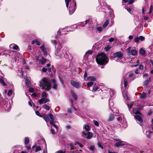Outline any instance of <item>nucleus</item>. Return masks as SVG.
Segmentation results:
<instances>
[{
    "instance_id": "obj_1",
    "label": "nucleus",
    "mask_w": 153,
    "mask_h": 153,
    "mask_svg": "<svg viewBox=\"0 0 153 153\" xmlns=\"http://www.w3.org/2000/svg\"><path fill=\"white\" fill-rule=\"evenodd\" d=\"M108 59L105 54L101 53L98 55L96 58V61L99 65H105L108 63Z\"/></svg>"
},
{
    "instance_id": "obj_2",
    "label": "nucleus",
    "mask_w": 153,
    "mask_h": 153,
    "mask_svg": "<svg viewBox=\"0 0 153 153\" xmlns=\"http://www.w3.org/2000/svg\"><path fill=\"white\" fill-rule=\"evenodd\" d=\"M40 84L43 89L49 91L51 89L50 79L48 78H43L40 81Z\"/></svg>"
},
{
    "instance_id": "obj_3",
    "label": "nucleus",
    "mask_w": 153,
    "mask_h": 153,
    "mask_svg": "<svg viewBox=\"0 0 153 153\" xmlns=\"http://www.w3.org/2000/svg\"><path fill=\"white\" fill-rule=\"evenodd\" d=\"M61 48V45H59L57 48L55 52V55L57 56L58 58L61 59L65 55V51L64 50H60Z\"/></svg>"
},
{
    "instance_id": "obj_4",
    "label": "nucleus",
    "mask_w": 153,
    "mask_h": 153,
    "mask_svg": "<svg viewBox=\"0 0 153 153\" xmlns=\"http://www.w3.org/2000/svg\"><path fill=\"white\" fill-rule=\"evenodd\" d=\"M48 115L51 120L50 122V124H51L55 128L56 130H57L58 129L57 126L59 124L58 123L54 121L53 116L52 114H49Z\"/></svg>"
},
{
    "instance_id": "obj_5",
    "label": "nucleus",
    "mask_w": 153,
    "mask_h": 153,
    "mask_svg": "<svg viewBox=\"0 0 153 153\" xmlns=\"http://www.w3.org/2000/svg\"><path fill=\"white\" fill-rule=\"evenodd\" d=\"M82 137L88 139H91L93 136V135L91 132H87L83 131L82 132Z\"/></svg>"
},
{
    "instance_id": "obj_6",
    "label": "nucleus",
    "mask_w": 153,
    "mask_h": 153,
    "mask_svg": "<svg viewBox=\"0 0 153 153\" xmlns=\"http://www.w3.org/2000/svg\"><path fill=\"white\" fill-rule=\"evenodd\" d=\"M35 58L36 61H39L40 64L42 65L44 64L47 61L46 59L41 55L36 56Z\"/></svg>"
},
{
    "instance_id": "obj_7",
    "label": "nucleus",
    "mask_w": 153,
    "mask_h": 153,
    "mask_svg": "<svg viewBox=\"0 0 153 153\" xmlns=\"http://www.w3.org/2000/svg\"><path fill=\"white\" fill-rule=\"evenodd\" d=\"M123 54L121 51L117 52L113 54V56L114 58L117 57V59H116L117 62H118V60L122 59L123 58Z\"/></svg>"
},
{
    "instance_id": "obj_8",
    "label": "nucleus",
    "mask_w": 153,
    "mask_h": 153,
    "mask_svg": "<svg viewBox=\"0 0 153 153\" xmlns=\"http://www.w3.org/2000/svg\"><path fill=\"white\" fill-rule=\"evenodd\" d=\"M114 140L117 142L115 144L114 146L116 147H118L124 146L125 144L123 143H122L123 142V141H122L120 139L118 138L114 139Z\"/></svg>"
},
{
    "instance_id": "obj_9",
    "label": "nucleus",
    "mask_w": 153,
    "mask_h": 153,
    "mask_svg": "<svg viewBox=\"0 0 153 153\" xmlns=\"http://www.w3.org/2000/svg\"><path fill=\"white\" fill-rule=\"evenodd\" d=\"M74 6L73 7H70L69 9V13L70 15L72 14L76 10V3L75 0H73Z\"/></svg>"
},
{
    "instance_id": "obj_10",
    "label": "nucleus",
    "mask_w": 153,
    "mask_h": 153,
    "mask_svg": "<svg viewBox=\"0 0 153 153\" xmlns=\"http://www.w3.org/2000/svg\"><path fill=\"white\" fill-rule=\"evenodd\" d=\"M143 115L141 114V115L140 114H136L135 116L134 117L140 123V125L141 126L143 125L142 123L143 122V120L142 119Z\"/></svg>"
},
{
    "instance_id": "obj_11",
    "label": "nucleus",
    "mask_w": 153,
    "mask_h": 153,
    "mask_svg": "<svg viewBox=\"0 0 153 153\" xmlns=\"http://www.w3.org/2000/svg\"><path fill=\"white\" fill-rule=\"evenodd\" d=\"M127 51L128 54H130L131 53L133 56H135L137 53V51L135 49H132L131 50V48L129 47L127 49Z\"/></svg>"
},
{
    "instance_id": "obj_12",
    "label": "nucleus",
    "mask_w": 153,
    "mask_h": 153,
    "mask_svg": "<svg viewBox=\"0 0 153 153\" xmlns=\"http://www.w3.org/2000/svg\"><path fill=\"white\" fill-rule=\"evenodd\" d=\"M70 83L72 86L77 88H79L81 85L80 84L79 82L73 80H71L70 81Z\"/></svg>"
},
{
    "instance_id": "obj_13",
    "label": "nucleus",
    "mask_w": 153,
    "mask_h": 153,
    "mask_svg": "<svg viewBox=\"0 0 153 153\" xmlns=\"http://www.w3.org/2000/svg\"><path fill=\"white\" fill-rule=\"evenodd\" d=\"M49 101L50 100L48 98H42L39 100V102L40 104H42L43 103H45L47 102H49Z\"/></svg>"
},
{
    "instance_id": "obj_14",
    "label": "nucleus",
    "mask_w": 153,
    "mask_h": 153,
    "mask_svg": "<svg viewBox=\"0 0 153 153\" xmlns=\"http://www.w3.org/2000/svg\"><path fill=\"white\" fill-rule=\"evenodd\" d=\"M52 81L53 84V88L54 89H57V85L56 83V81L54 79H53L52 80Z\"/></svg>"
},
{
    "instance_id": "obj_15",
    "label": "nucleus",
    "mask_w": 153,
    "mask_h": 153,
    "mask_svg": "<svg viewBox=\"0 0 153 153\" xmlns=\"http://www.w3.org/2000/svg\"><path fill=\"white\" fill-rule=\"evenodd\" d=\"M71 95H72V97H73L74 99L75 100H77L78 99L77 94L73 90H71Z\"/></svg>"
},
{
    "instance_id": "obj_16",
    "label": "nucleus",
    "mask_w": 153,
    "mask_h": 153,
    "mask_svg": "<svg viewBox=\"0 0 153 153\" xmlns=\"http://www.w3.org/2000/svg\"><path fill=\"white\" fill-rule=\"evenodd\" d=\"M40 48L41 49L42 51L44 53V55H45L47 54V51L46 48L45 47L44 45L43 44L42 46L40 47Z\"/></svg>"
},
{
    "instance_id": "obj_17",
    "label": "nucleus",
    "mask_w": 153,
    "mask_h": 153,
    "mask_svg": "<svg viewBox=\"0 0 153 153\" xmlns=\"http://www.w3.org/2000/svg\"><path fill=\"white\" fill-rule=\"evenodd\" d=\"M153 134V131H150L149 130L147 131L146 132V136L147 138H151V135Z\"/></svg>"
},
{
    "instance_id": "obj_18",
    "label": "nucleus",
    "mask_w": 153,
    "mask_h": 153,
    "mask_svg": "<svg viewBox=\"0 0 153 153\" xmlns=\"http://www.w3.org/2000/svg\"><path fill=\"white\" fill-rule=\"evenodd\" d=\"M151 81V78L150 77L149 78L147 79L143 83V85L146 86L148 85Z\"/></svg>"
},
{
    "instance_id": "obj_19",
    "label": "nucleus",
    "mask_w": 153,
    "mask_h": 153,
    "mask_svg": "<svg viewBox=\"0 0 153 153\" xmlns=\"http://www.w3.org/2000/svg\"><path fill=\"white\" fill-rule=\"evenodd\" d=\"M10 48L12 47L14 50H17L19 48V47L16 45L14 44H11L10 45Z\"/></svg>"
},
{
    "instance_id": "obj_20",
    "label": "nucleus",
    "mask_w": 153,
    "mask_h": 153,
    "mask_svg": "<svg viewBox=\"0 0 153 153\" xmlns=\"http://www.w3.org/2000/svg\"><path fill=\"white\" fill-rule=\"evenodd\" d=\"M123 95L124 98L126 100H128L129 98L127 96V92L126 91H124L123 93Z\"/></svg>"
},
{
    "instance_id": "obj_21",
    "label": "nucleus",
    "mask_w": 153,
    "mask_h": 153,
    "mask_svg": "<svg viewBox=\"0 0 153 153\" xmlns=\"http://www.w3.org/2000/svg\"><path fill=\"white\" fill-rule=\"evenodd\" d=\"M25 79V84L27 85H29L30 84V81L29 80L28 78L26 76L24 77Z\"/></svg>"
},
{
    "instance_id": "obj_22",
    "label": "nucleus",
    "mask_w": 153,
    "mask_h": 153,
    "mask_svg": "<svg viewBox=\"0 0 153 153\" xmlns=\"http://www.w3.org/2000/svg\"><path fill=\"white\" fill-rule=\"evenodd\" d=\"M87 79L88 80L92 81H95L96 80V78L92 76L88 77L87 78Z\"/></svg>"
},
{
    "instance_id": "obj_23",
    "label": "nucleus",
    "mask_w": 153,
    "mask_h": 153,
    "mask_svg": "<svg viewBox=\"0 0 153 153\" xmlns=\"http://www.w3.org/2000/svg\"><path fill=\"white\" fill-rule=\"evenodd\" d=\"M109 21L108 19H107L105 22L104 24L102 26V28L103 29L105 28L108 24Z\"/></svg>"
},
{
    "instance_id": "obj_24",
    "label": "nucleus",
    "mask_w": 153,
    "mask_h": 153,
    "mask_svg": "<svg viewBox=\"0 0 153 153\" xmlns=\"http://www.w3.org/2000/svg\"><path fill=\"white\" fill-rule=\"evenodd\" d=\"M31 43L33 44L36 43V45H40V42L37 39L33 40L32 41Z\"/></svg>"
},
{
    "instance_id": "obj_25",
    "label": "nucleus",
    "mask_w": 153,
    "mask_h": 153,
    "mask_svg": "<svg viewBox=\"0 0 153 153\" xmlns=\"http://www.w3.org/2000/svg\"><path fill=\"white\" fill-rule=\"evenodd\" d=\"M128 76H129V77H132V78H130V81H132L133 80H134L135 78V76L134 75V74H133L132 73H130L128 75Z\"/></svg>"
},
{
    "instance_id": "obj_26",
    "label": "nucleus",
    "mask_w": 153,
    "mask_h": 153,
    "mask_svg": "<svg viewBox=\"0 0 153 153\" xmlns=\"http://www.w3.org/2000/svg\"><path fill=\"white\" fill-rule=\"evenodd\" d=\"M133 112L134 113L136 114H140L141 115V114L140 112V111L136 109H133Z\"/></svg>"
},
{
    "instance_id": "obj_27",
    "label": "nucleus",
    "mask_w": 153,
    "mask_h": 153,
    "mask_svg": "<svg viewBox=\"0 0 153 153\" xmlns=\"http://www.w3.org/2000/svg\"><path fill=\"white\" fill-rule=\"evenodd\" d=\"M146 94L144 93H143L142 94H140V97L141 98H144L146 97Z\"/></svg>"
},
{
    "instance_id": "obj_28",
    "label": "nucleus",
    "mask_w": 153,
    "mask_h": 153,
    "mask_svg": "<svg viewBox=\"0 0 153 153\" xmlns=\"http://www.w3.org/2000/svg\"><path fill=\"white\" fill-rule=\"evenodd\" d=\"M140 53L142 55H144L145 54V51L144 49L141 48L140 51Z\"/></svg>"
},
{
    "instance_id": "obj_29",
    "label": "nucleus",
    "mask_w": 153,
    "mask_h": 153,
    "mask_svg": "<svg viewBox=\"0 0 153 153\" xmlns=\"http://www.w3.org/2000/svg\"><path fill=\"white\" fill-rule=\"evenodd\" d=\"M128 81L125 79L124 80V87H126L128 85Z\"/></svg>"
},
{
    "instance_id": "obj_30",
    "label": "nucleus",
    "mask_w": 153,
    "mask_h": 153,
    "mask_svg": "<svg viewBox=\"0 0 153 153\" xmlns=\"http://www.w3.org/2000/svg\"><path fill=\"white\" fill-rule=\"evenodd\" d=\"M29 142V139L28 137H26L25 140V145L28 144Z\"/></svg>"
},
{
    "instance_id": "obj_31",
    "label": "nucleus",
    "mask_w": 153,
    "mask_h": 153,
    "mask_svg": "<svg viewBox=\"0 0 153 153\" xmlns=\"http://www.w3.org/2000/svg\"><path fill=\"white\" fill-rule=\"evenodd\" d=\"M114 115L112 114H111L109 117L108 120V121H111L114 119Z\"/></svg>"
},
{
    "instance_id": "obj_32",
    "label": "nucleus",
    "mask_w": 153,
    "mask_h": 153,
    "mask_svg": "<svg viewBox=\"0 0 153 153\" xmlns=\"http://www.w3.org/2000/svg\"><path fill=\"white\" fill-rule=\"evenodd\" d=\"M95 148L94 146V145L91 146L89 148V150L91 151H92V152H94L95 150Z\"/></svg>"
},
{
    "instance_id": "obj_33",
    "label": "nucleus",
    "mask_w": 153,
    "mask_h": 153,
    "mask_svg": "<svg viewBox=\"0 0 153 153\" xmlns=\"http://www.w3.org/2000/svg\"><path fill=\"white\" fill-rule=\"evenodd\" d=\"M85 25V24L84 23V22H82L78 23L77 24V26H81L82 27H84Z\"/></svg>"
},
{
    "instance_id": "obj_34",
    "label": "nucleus",
    "mask_w": 153,
    "mask_h": 153,
    "mask_svg": "<svg viewBox=\"0 0 153 153\" xmlns=\"http://www.w3.org/2000/svg\"><path fill=\"white\" fill-rule=\"evenodd\" d=\"M43 107L44 109H45L47 110H50V107L46 104L44 105Z\"/></svg>"
},
{
    "instance_id": "obj_35",
    "label": "nucleus",
    "mask_w": 153,
    "mask_h": 153,
    "mask_svg": "<svg viewBox=\"0 0 153 153\" xmlns=\"http://www.w3.org/2000/svg\"><path fill=\"white\" fill-rule=\"evenodd\" d=\"M12 94V90H9L7 93V95L8 97L10 96Z\"/></svg>"
},
{
    "instance_id": "obj_36",
    "label": "nucleus",
    "mask_w": 153,
    "mask_h": 153,
    "mask_svg": "<svg viewBox=\"0 0 153 153\" xmlns=\"http://www.w3.org/2000/svg\"><path fill=\"white\" fill-rule=\"evenodd\" d=\"M42 150L41 147L40 146H37L36 148L35 152H37Z\"/></svg>"
},
{
    "instance_id": "obj_37",
    "label": "nucleus",
    "mask_w": 153,
    "mask_h": 153,
    "mask_svg": "<svg viewBox=\"0 0 153 153\" xmlns=\"http://www.w3.org/2000/svg\"><path fill=\"white\" fill-rule=\"evenodd\" d=\"M74 144L75 145H76V144L78 145V146L81 148L82 147H83V145L82 144L78 142H75Z\"/></svg>"
},
{
    "instance_id": "obj_38",
    "label": "nucleus",
    "mask_w": 153,
    "mask_h": 153,
    "mask_svg": "<svg viewBox=\"0 0 153 153\" xmlns=\"http://www.w3.org/2000/svg\"><path fill=\"white\" fill-rule=\"evenodd\" d=\"M0 82L4 86L6 85V84L2 79H0Z\"/></svg>"
},
{
    "instance_id": "obj_39",
    "label": "nucleus",
    "mask_w": 153,
    "mask_h": 153,
    "mask_svg": "<svg viewBox=\"0 0 153 153\" xmlns=\"http://www.w3.org/2000/svg\"><path fill=\"white\" fill-rule=\"evenodd\" d=\"M93 85V83L92 82H89L87 83V85L88 87H90L92 86Z\"/></svg>"
},
{
    "instance_id": "obj_40",
    "label": "nucleus",
    "mask_w": 153,
    "mask_h": 153,
    "mask_svg": "<svg viewBox=\"0 0 153 153\" xmlns=\"http://www.w3.org/2000/svg\"><path fill=\"white\" fill-rule=\"evenodd\" d=\"M65 1L66 4V7L68 8L69 3L70 1H71V0H65Z\"/></svg>"
},
{
    "instance_id": "obj_41",
    "label": "nucleus",
    "mask_w": 153,
    "mask_h": 153,
    "mask_svg": "<svg viewBox=\"0 0 153 153\" xmlns=\"http://www.w3.org/2000/svg\"><path fill=\"white\" fill-rule=\"evenodd\" d=\"M84 128L87 131H88L89 129V126L87 125L84 126Z\"/></svg>"
},
{
    "instance_id": "obj_42",
    "label": "nucleus",
    "mask_w": 153,
    "mask_h": 153,
    "mask_svg": "<svg viewBox=\"0 0 153 153\" xmlns=\"http://www.w3.org/2000/svg\"><path fill=\"white\" fill-rule=\"evenodd\" d=\"M125 9H126L130 13L132 12V10L130 8H129L128 7H125Z\"/></svg>"
},
{
    "instance_id": "obj_43",
    "label": "nucleus",
    "mask_w": 153,
    "mask_h": 153,
    "mask_svg": "<svg viewBox=\"0 0 153 153\" xmlns=\"http://www.w3.org/2000/svg\"><path fill=\"white\" fill-rule=\"evenodd\" d=\"M97 30L99 33H100L102 30V28L101 27H99L97 28Z\"/></svg>"
},
{
    "instance_id": "obj_44",
    "label": "nucleus",
    "mask_w": 153,
    "mask_h": 153,
    "mask_svg": "<svg viewBox=\"0 0 153 153\" xmlns=\"http://www.w3.org/2000/svg\"><path fill=\"white\" fill-rule=\"evenodd\" d=\"M111 48V46L109 45H108L105 48V49L106 51H107L109 50Z\"/></svg>"
},
{
    "instance_id": "obj_45",
    "label": "nucleus",
    "mask_w": 153,
    "mask_h": 153,
    "mask_svg": "<svg viewBox=\"0 0 153 153\" xmlns=\"http://www.w3.org/2000/svg\"><path fill=\"white\" fill-rule=\"evenodd\" d=\"M98 88H99L97 86L94 87L93 88L92 91L94 92H95L96 91H97L98 89Z\"/></svg>"
},
{
    "instance_id": "obj_46",
    "label": "nucleus",
    "mask_w": 153,
    "mask_h": 153,
    "mask_svg": "<svg viewBox=\"0 0 153 153\" xmlns=\"http://www.w3.org/2000/svg\"><path fill=\"white\" fill-rule=\"evenodd\" d=\"M44 119L46 122H48L50 121L49 117L48 116L45 117H44Z\"/></svg>"
},
{
    "instance_id": "obj_47",
    "label": "nucleus",
    "mask_w": 153,
    "mask_h": 153,
    "mask_svg": "<svg viewBox=\"0 0 153 153\" xmlns=\"http://www.w3.org/2000/svg\"><path fill=\"white\" fill-rule=\"evenodd\" d=\"M98 146L102 149H103V148L100 142H98L97 143Z\"/></svg>"
},
{
    "instance_id": "obj_48",
    "label": "nucleus",
    "mask_w": 153,
    "mask_h": 153,
    "mask_svg": "<svg viewBox=\"0 0 153 153\" xmlns=\"http://www.w3.org/2000/svg\"><path fill=\"white\" fill-rule=\"evenodd\" d=\"M112 111L116 113H117L118 112V111L117 110V109L116 108H113V109L112 110Z\"/></svg>"
},
{
    "instance_id": "obj_49",
    "label": "nucleus",
    "mask_w": 153,
    "mask_h": 153,
    "mask_svg": "<svg viewBox=\"0 0 153 153\" xmlns=\"http://www.w3.org/2000/svg\"><path fill=\"white\" fill-rule=\"evenodd\" d=\"M153 7L152 5H151L150 6V8L149 11V13L150 14L152 12V10H153Z\"/></svg>"
},
{
    "instance_id": "obj_50",
    "label": "nucleus",
    "mask_w": 153,
    "mask_h": 153,
    "mask_svg": "<svg viewBox=\"0 0 153 153\" xmlns=\"http://www.w3.org/2000/svg\"><path fill=\"white\" fill-rule=\"evenodd\" d=\"M139 40L140 39H139V37H136L134 39V41L136 43H137L138 42H139Z\"/></svg>"
},
{
    "instance_id": "obj_51",
    "label": "nucleus",
    "mask_w": 153,
    "mask_h": 153,
    "mask_svg": "<svg viewBox=\"0 0 153 153\" xmlns=\"http://www.w3.org/2000/svg\"><path fill=\"white\" fill-rule=\"evenodd\" d=\"M36 114L38 116L40 117H42V116L40 114V113L38 111H36Z\"/></svg>"
},
{
    "instance_id": "obj_52",
    "label": "nucleus",
    "mask_w": 153,
    "mask_h": 153,
    "mask_svg": "<svg viewBox=\"0 0 153 153\" xmlns=\"http://www.w3.org/2000/svg\"><path fill=\"white\" fill-rule=\"evenodd\" d=\"M133 102H131L130 105L129 104V103H128L127 105L128 106V107L129 108H131L132 106H133Z\"/></svg>"
},
{
    "instance_id": "obj_53",
    "label": "nucleus",
    "mask_w": 153,
    "mask_h": 153,
    "mask_svg": "<svg viewBox=\"0 0 153 153\" xmlns=\"http://www.w3.org/2000/svg\"><path fill=\"white\" fill-rule=\"evenodd\" d=\"M139 39H140V40L141 41H143L145 39V38L142 36H140Z\"/></svg>"
},
{
    "instance_id": "obj_54",
    "label": "nucleus",
    "mask_w": 153,
    "mask_h": 153,
    "mask_svg": "<svg viewBox=\"0 0 153 153\" xmlns=\"http://www.w3.org/2000/svg\"><path fill=\"white\" fill-rule=\"evenodd\" d=\"M42 96L44 97H46L47 96V94L45 92H43L42 94Z\"/></svg>"
},
{
    "instance_id": "obj_55",
    "label": "nucleus",
    "mask_w": 153,
    "mask_h": 153,
    "mask_svg": "<svg viewBox=\"0 0 153 153\" xmlns=\"http://www.w3.org/2000/svg\"><path fill=\"white\" fill-rule=\"evenodd\" d=\"M65 151H63L60 150L57 151L56 152V153H65Z\"/></svg>"
},
{
    "instance_id": "obj_56",
    "label": "nucleus",
    "mask_w": 153,
    "mask_h": 153,
    "mask_svg": "<svg viewBox=\"0 0 153 153\" xmlns=\"http://www.w3.org/2000/svg\"><path fill=\"white\" fill-rule=\"evenodd\" d=\"M143 66L142 65H140L139 66V69L140 70H143Z\"/></svg>"
},
{
    "instance_id": "obj_57",
    "label": "nucleus",
    "mask_w": 153,
    "mask_h": 153,
    "mask_svg": "<svg viewBox=\"0 0 153 153\" xmlns=\"http://www.w3.org/2000/svg\"><path fill=\"white\" fill-rule=\"evenodd\" d=\"M28 91L29 92H32L34 91V89L33 88H30L28 89Z\"/></svg>"
},
{
    "instance_id": "obj_58",
    "label": "nucleus",
    "mask_w": 153,
    "mask_h": 153,
    "mask_svg": "<svg viewBox=\"0 0 153 153\" xmlns=\"http://www.w3.org/2000/svg\"><path fill=\"white\" fill-rule=\"evenodd\" d=\"M94 124L96 126H99V123L97 121H94Z\"/></svg>"
},
{
    "instance_id": "obj_59",
    "label": "nucleus",
    "mask_w": 153,
    "mask_h": 153,
    "mask_svg": "<svg viewBox=\"0 0 153 153\" xmlns=\"http://www.w3.org/2000/svg\"><path fill=\"white\" fill-rule=\"evenodd\" d=\"M92 52L91 50L88 51L86 53V54H92Z\"/></svg>"
},
{
    "instance_id": "obj_60",
    "label": "nucleus",
    "mask_w": 153,
    "mask_h": 153,
    "mask_svg": "<svg viewBox=\"0 0 153 153\" xmlns=\"http://www.w3.org/2000/svg\"><path fill=\"white\" fill-rule=\"evenodd\" d=\"M135 73L136 74H138L139 73L140 71L138 69H136L135 70Z\"/></svg>"
},
{
    "instance_id": "obj_61",
    "label": "nucleus",
    "mask_w": 153,
    "mask_h": 153,
    "mask_svg": "<svg viewBox=\"0 0 153 153\" xmlns=\"http://www.w3.org/2000/svg\"><path fill=\"white\" fill-rule=\"evenodd\" d=\"M47 71V69L46 68H44L42 69V71L43 72H46Z\"/></svg>"
},
{
    "instance_id": "obj_62",
    "label": "nucleus",
    "mask_w": 153,
    "mask_h": 153,
    "mask_svg": "<svg viewBox=\"0 0 153 153\" xmlns=\"http://www.w3.org/2000/svg\"><path fill=\"white\" fill-rule=\"evenodd\" d=\"M134 1V0H130L128 4H132Z\"/></svg>"
},
{
    "instance_id": "obj_63",
    "label": "nucleus",
    "mask_w": 153,
    "mask_h": 153,
    "mask_svg": "<svg viewBox=\"0 0 153 153\" xmlns=\"http://www.w3.org/2000/svg\"><path fill=\"white\" fill-rule=\"evenodd\" d=\"M150 48L151 50V51L153 52V44L152 45L150 46Z\"/></svg>"
},
{
    "instance_id": "obj_64",
    "label": "nucleus",
    "mask_w": 153,
    "mask_h": 153,
    "mask_svg": "<svg viewBox=\"0 0 153 153\" xmlns=\"http://www.w3.org/2000/svg\"><path fill=\"white\" fill-rule=\"evenodd\" d=\"M51 132L53 134H55L56 133L55 131L52 129H51Z\"/></svg>"
}]
</instances>
